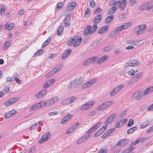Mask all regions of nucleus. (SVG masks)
Segmentation results:
<instances>
[{"mask_svg": "<svg viewBox=\"0 0 153 153\" xmlns=\"http://www.w3.org/2000/svg\"><path fill=\"white\" fill-rule=\"evenodd\" d=\"M81 41L82 38L81 37L79 38L78 36H75L74 38L71 37L69 39L68 45V46H70L72 45L74 41L75 42L73 45V47L75 48L79 45Z\"/></svg>", "mask_w": 153, "mask_h": 153, "instance_id": "obj_1", "label": "nucleus"}, {"mask_svg": "<svg viewBox=\"0 0 153 153\" xmlns=\"http://www.w3.org/2000/svg\"><path fill=\"white\" fill-rule=\"evenodd\" d=\"M94 101L89 102L84 104L80 108V111L87 110L90 108L94 103Z\"/></svg>", "mask_w": 153, "mask_h": 153, "instance_id": "obj_2", "label": "nucleus"}, {"mask_svg": "<svg viewBox=\"0 0 153 153\" xmlns=\"http://www.w3.org/2000/svg\"><path fill=\"white\" fill-rule=\"evenodd\" d=\"M97 81V79H94L84 83L82 86V88L85 89L87 87H90L92 85Z\"/></svg>", "mask_w": 153, "mask_h": 153, "instance_id": "obj_3", "label": "nucleus"}, {"mask_svg": "<svg viewBox=\"0 0 153 153\" xmlns=\"http://www.w3.org/2000/svg\"><path fill=\"white\" fill-rule=\"evenodd\" d=\"M146 25H139L138 27H136L134 29V30L136 31L137 35H139L142 33L143 30L146 28Z\"/></svg>", "mask_w": 153, "mask_h": 153, "instance_id": "obj_4", "label": "nucleus"}, {"mask_svg": "<svg viewBox=\"0 0 153 153\" xmlns=\"http://www.w3.org/2000/svg\"><path fill=\"white\" fill-rule=\"evenodd\" d=\"M19 100L18 97H16L14 98L10 99L8 101H7L4 103V105L6 106H8L13 104L17 102Z\"/></svg>", "mask_w": 153, "mask_h": 153, "instance_id": "obj_5", "label": "nucleus"}, {"mask_svg": "<svg viewBox=\"0 0 153 153\" xmlns=\"http://www.w3.org/2000/svg\"><path fill=\"white\" fill-rule=\"evenodd\" d=\"M139 64V61L135 59L130 60L129 62L126 63L125 66L127 67L129 66H134L138 65Z\"/></svg>", "mask_w": 153, "mask_h": 153, "instance_id": "obj_6", "label": "nucleus"}, {"mask_svg": "<svg viewBox=\"0 0 153 153\" xmlns=\"http://www.w3.org/2000/svg\"><path fill=\"white\" fill-rule=\"evenodd\" d=\"M131 25V24L130 23H126L120 27H117L116 28V30L118 31H121L128 28Z\"/></svg>", "mask_w": 153, "mask_h": 153, "instance_id": "obj_7", "label": "nucleus"}, {"mask_svg": "<svg viewBox=\"0 0 153 153\" xmlns=\"http://www.w3.org/2000/svg\"><path fill=\"white\" fill-rule=\"evenodd\" d=\"M50 136V134L49 132H48L44 134L42 137L41 139L39 140V143H42L46 141L48 138Z\"/></svg>", "mask_w": 153, "mask_h": 153, "instance_id": "obj_8", "label": "nucleus"}, {"mask_svg": "<svg viewBox=\"0 0 153 153\" xmlns=\"http://www.w3.org/2000/svg\"><path fill=\"white\" fill-rule=\"evenodd\" d=\"M47 93L46 90H43L36 94L34 97L36 98H40L46 94Z\"/></svg>", "mask_w": 153, "mask_h": 153, "instance_id": "obj_9", "label": "nucleus"}, {"mask_svg": "<svg viewBox=\"0 0 153 153\" xmlns=\"http://www.w3.org/2000/svg\"><path fill=\"white\" fill-rule=\"evenodd\" d=\"M142 96L141 91L139 90L136 92L132 95L133 98H135L137 100L140 99Z\"/></svg>", "mask_w": 153, "mask_h": 153, "instance_id": "obj_10", "label": "nucleus"}, {"mask_svg": "<svg viewBox=\"0 0 153 153\" xmlns=\"http://www.w3.org/2000/svg\"><path fill=\"white\" fill-rule=\"evenodd\" d=\"M55 79H52L48 80L44 84V87L45 88H47L48 87L51 86L53 83H54Z\"/></svg>", "mask_w": 153, "mask_h": 153, "instance_id": "obj_11", "label": "nucleus"}, {"mask_svg": "<svg viewBox=\"0 0 153 153\" xmlns=\"http://www.w3.org/2000/svg\"><path fill=\"white\" fill-rule=\"evenodd\" d=\"M73 116L72 115L69 114L65 116L61 120L60 122L62 124L67 123Z\"/></svg>", "mask_w": 153, "mask_h": 153, "instance_id": "obj_12", "label": "nucleus"}, {"mask_svg": "<svg viewBox=\"0 0 153 153\" xmlns=\"http://www.w3.org/2000/svg\"><path fill=\"white\" fill-rule=\"evenodd\" d=\"M71 16V14H68L65 18L64 19V24L65 27H67L70 25V23L69 20L70 19Z\"/></svg>", "mask_w": 153, "mask_h": 153, "instance_id": "obj_13", "label": "nucleus"}, {"mask_svg": "<svg viewBox=\"0 0 153 153\" xmlns=\"http://www.w3.org/2000/svg\"><path fill=\"white\" fill-rule=\"evenodd\" d=\"M73 81L75 84V88H77L83 83V80L81 78L76 79Z\"/></svg>", "mask_w": 153, "mask_h": 153, "instance_id": "obj_14", "label": "nucleus"}, {"mask_svg": "<svg viewBox=\"0 0 153 153\" xmlns=\"http://www.w3.org/2000/svg\"><path fill=\"white\" fill-rule=\"evenodd\" d=\"M101 124L100 122L97 123L94 126L90 129L88 131L87 133L90 134L96 130L98 128Z\"/></svg>", "mask_w": 153, "mask_h": 153, "instance_id": "obj_15", "label": "nucleus"}, {"mask_svg": "<svg viewBox=\"0 0 153 153\" xmlns=\"http://www.w3.org/2000/svg\"><path fill=\"white\" fill-rule=\"evenodd\" d=\"M76 4L74 2H72L68 5L66 10L68 11H70L73 10L76 7Z\"/></svg>", "mask_w": 153, "mask_h": 153, "instance_id": "obj_16", "label": "nucleus"}, {"mask_svg": "<svg viewBox=\"0 0 153 153\" xmlns=\"http://www.w3.org/2000/svg\"><path fill=\"white\" fill-rule=\"evenodd\" d=\"M116 117V114H113L108 117L105 122V124L107 125L108 124L111 123Z\"/></svg>", "mask_w": 153, "mask_h": 153, "instance_id": "obj_17", "label": "nucleus"}, {"mask_svg": "<svg viewBox=\"0 0 153 153\" xmlns=\"http://www.w3.org/2000/svg\"><path fill=\"white\" fill-rule=\"evenodd\" d=\"M42 108V106L41 105L40 102L32 106L30 109V111L33 110H36Z\"/></svg>", "mask_w": 153, "mask_h": 153, "instance_id": "obj_18", "label": "nucleus"}, {"mask_svg": "<svg viewBox=\"0 0 153 153\" xmlns=\"http://www.w3.org/2000/svg\"><path fill=\"white\" fill-rule=\"evenodd\" d=\"M89 137V134L85 135L84 137L81 138L80 139L78 140L77 143V144H81L82 143L86 140L88 139Z\"/></svg>", "mask_w": 153, "mask_h": 153, "instance_id": "obj_19", "label": "nucleus"}, {"mask_svg": "<svg viewBox=\"0 0 153 153\" xmlns=\"http://www.w3.org/2000/svg\"><path fill=\"white\" fill-rule=\"evenodd\" d=\"M108 27L104 26L100 28L98 30V32L100 34H104L105 33L107 30Z\"/></svg>", "mask_w": 153, "mask_h": 153, "instance_id": "obj_20", "label": "nucleus"}, {"mask_svg": "<svg viewBox=\"0 0 153 153\" xmlns=\"http://www.w3.org/2000/svg\"><path fill=\"white\" fill-rule=\"evenodd\" d=\"M102 16L101 15H98L95 17L94 20V23L95 24H97L99 23L102 19Z\"/></svg>", "mask_w": 153, "mask_h": 153, "instance_id": "obj_21", "label": "nucleus"}, {"mask_svg": "<svg viewBox=\"0 0 153 153\" xmlns=\"http://www.w3.org/2000/svg\"><path fill=\"white\" fill-rule=\"evenodd\" d=\"M75 99L76 98L75 97H70L65 99L64 101L65 102V103L70 104L74 102Z\"/></svg>", "mask_w": 153, "mask_h": 153, "instance_id": "obj_22", "label": "nucleus"}, {"mask_svg": "<svg viewBox=\"0 0 153 153\" xmlns=\"http://www.w3.org/2000/svg\"><path fill=\"white\" fill-rule=\"evenodd\" d=\"M149 122L148 120H145L140 125V128H144L146 127L149 124Z\"/></svg>", "mask_w": 153, "mask_h": 153, "instance_id": "obj_23", "label": "nucleus"}, {"mask_svg": "<svg viewBox=\"0 0 153 153\" xmlns=\"http://www.w3.org/2000/svg\"><path fill=\"white\" fill-rule=\"evenodd\" d=\"M15 26L13 23L10 24L8 22H7L4 26L5 29L7 28L8 30H10L12 29Z\"/></svg>", "mask_w": 153, "mask_h": 153, "instance_id": "obj_24", "label": "nucleus"}, {"mask_svg": "<svg viewBox=\"0 0 153 153\" xmlns=\"http://www.w3.org/2000/svg\"><path fill=\"white\" fill-rule=\"evenodd\" d=\"M71 49H69L66 50V51H65L63 54L62 55V56L61 57V59H64L66 57L68 56L70 53H71Z\"/></svg>", "mask_w": 153, "mask_h": 153, "instance_id": "obj_25", "label": "nucleus"}, {"mask_svg": "<svg viewBox=\"0 0 153 153\" xmlns=\"http://www.w3.org/2000/svg\"><path fill=\"white\" fill-rule=\"evenodd\" d=\"M107 59V56L104 55L100 58L98 61L97 62V64H100L106 60Z\"/></svg>", "mask_w": 153, "mask_h": 153, "instance_id": "obj_26", "label": "nucleus"}, {"mask_svg": "<svg viewBox=\"0 0 153 153\" xmlns=\"http://www.w3.org/2000/svg\"><path fill=\"white\" fill-rule=\"evenodd\" d=\"M126 5V0H122L120 2V9L122 10L125 7Z\"/></svg>", "mask_w": 153, "mask_h": 153, "instance_id": "obj_27", "label": "nucleus"}, {"mask_svg": "<svg viewBox=\"0 0 153 153\" xmlns=\"http://www.w3.org/2000/svg\"><path fill=\"white\" fill-rule=\"evenodd\" d=\"M63 28L64 27L62 25H61L59 27L57 30V35L59 36H61V35L63 32Z\"/></svg>", "mask_w": 153, "mask_h": 153, "instance_id": "obj_28", "label": "nucleus"}, {"mask_svg": "<svg viewBox=\"0 0 153 153\" xmlns=\"http://www.w3.org/2000/svg\"><path fill=\"white\" fill-rule=\"evenodd\" d=\"M40 102L42 107L43 106H48L52 104H50V101H49V99L45 101H42Z\"/></svg>", "mask_w": 153, "mask_h": 153, "instance_id": "obj_29", "label": "nucleus"}, {"mask_svg": "<svg viewBox=\"0 0 153 153\" xmlns=\"http://www.w3.org/2000/svg\"><path fill=\"white\" fill-rule=\"evenodd\" d=\"M114 18V15H112L108 16L106 19L105 23H108L111 22Z\"/></svg>", "mask_w": 153, "mask_h": 153, "instance_id": "obj_30", "label": "nucleus"}, {"mask_svg": "<svg viewBox=\"0 0 153 153\" xmlns=\"http://www.w3.org/2000/svg\"><path fill=\"white\" fill-rule=\"evenodd\" d=\"M126 140V139L125 140L124 139L121 140L118 142L117 144V145L120 146V147L124 146L126 144V143L125 141Z\"/></svg>", "mask_w": 153, "mask_h": 153, "instance_id": "obj_31", "label": "nucleus"}, {"mask_svg": "<svg viewBox=\"0 0 153 153\" xmlns=\"http://www.w3.org/2000/svg\"><path fill=\"white\" fill-rule=\"evenodd\" d=\"M59 100V98L57 97H54L49 99L51 104H53L55 102H57Z\"/></svg>", "mask_w": 153, "mask_h": 153, "instance_id": "obj_32", "label": "nucleus"}, {"mask_svg": "<svg viewBox=\"0 0 153 153\" xmlns=\"http://www.w3.org/2000/svg\"><path fill=\"white\" fill-rule=\"evenodd\" d=\"M116 10V7L115 6H113L111 9H109L108 10L107 12V14L110 15L113 13H114Z\"/></svg>", "mask_w": 153, "mask_h": 153, "instance_id": "obj_33", "label": "nucleus"}, {"mask_svg": "<svg viewBox=\"0 0 153 153\" xmlns=\"http://www.w3.org/2000/svg\"><path fill=\"white\" fill-rule=\"evenodd\" d=\"M97 25H96V24H95L90 29V31L89 32V34H92L93 33L95 32V31L96 30L97 28Z\"/></svg>", "mask_w": 153, "mask_h": 153, "instance_id": "obj_34", "label": "nucleus"}, {"mask_svg": "<svg viewBox=\"0 0 153 153\" xmlns=\"http://www.w3.org/2000/svg\"><path fill=\"white\" fill-rule=\"evenodd\" d=\"M117 31L116 30V29L111 32L110 33L109 36L112 38H114L117 36L118 33L117 32Z\"/></svg>", "mask_w": 153, "mask_h": 153, "instance_id": "obj_35", "label": "nucleus"}, {"mask_svg": "<svg viewBox=\"0 0 153 153\" xmlns=\"http://www.w3.org/2000/svg\"><path fill=\"white\" fill-rule=\"evenodd\" d=\"M137 128L135 127H134L128 129L127 131V133L129 134L133 133L134 131L137 130Z\"/></svg>", "mask_w": 153, "mask_h": 153, "instance_id": "obj_36", "label": "nucleus"}, {"mask_svg": "<svg viewBox=\"0 0 153 153\" xmlns=\"http://www.w3.org/2000/svg\"><path fill=\"white\" fill-rule=\"evenodd\" d=\"M124 87V85L123 84H120L116 86L115 88L116 91L118 92L119 91Z\"/></svg>", "mask_w": 153, "mask_h": 153, "instance_id": "obj_37", "label": "nucleus"}, {"mask_svg": "<svg viewBox=\"0 0 153 153\" xmlns=\"http://www.w3.org/2000/svg\"><path fill=\"white\" fill-rule=\"evenodd\" d=\"M113 103L111 101H107L103 103L105 108H107L111 105Z\"/></svg>", "mask_w": 153, "mask_h": 153, "instance_id": "obj_38", "label": "nucleus"}, {"mask_svg": "<svg viewBox=\"0 0 153 153\" xmlns=\"http://www.w3.org/2000/svg\"><path fill=\"white\" fill-rule=\"evenodd\" d=\"M107 125H105L102 127L101 128L98 130L97 131L101 134L106 129Z\"/></svg>", "mask_w": 153, "mask_h": 153, "instance_id": "obj_39", "label": "nucleus"}, {"mask_svg": "<svg viewBox=\"0 0 153 153\" xmlns=\"http://www.w3.org/2000/svg\"><path fill=\"white\" fill-rule=\"evenodd\" d=\"M113 48L114 46H107L104 48V51L106 52H108L113 49Z\"/></svg>", "mask_w": 153, "mask_h": 153, "instance_id": "obj_40", "label": "nucleus"}, {"mask_svg": "<svg viewBox=\"0 0 153 153\" xmlns=\"http://www.w3.org/2000/svg\"><path fill=\"white\" fill-rule=\"evenodd\" d=\"M11 44V42H7L4 44L3 46V49L5 50L7 49L10 46Z\"/></svg>", "mask_w": 153, "mask_h": 153, "instance_id": "obj_41", "label": "nucleus"}, {"mask_svg": "<svg viewBox=\"0 0 153 153\" xmlns=\"http://www.w3.org/2000/svg\"><path fill=\"white\" fill-rule=\"evenodd\" d=\"M62 67V64H61L58 65L56 67L53 69L54 71H55L56 73L58 71L60 70Z\"/></svg>", "mask_w": 153, "mask_h": 153, "instance_id": "obj_42", "label": "nucleus"}, {"mask_svg": "<svg viewBox=\"0 0 153 153\" xmlns=\"http://www.w3.org/2000/svg\"><path fill=\"white\" fill-rule=\"evenodd\" d=\"M56 73L55 72V71H54V70L53 69L51 71L49 72V73L47 75L46 77L48 78L49 77L51 76Z\"/></svg>", "mask_w": 153, "mask_h": 153, "instance_id": "obj_43", "label": "nucleus"}, {"mask_svg": "<svg viewBox=\"0 0 153 153\" xmlns=\"http://www.w3.org/2000/svg\"><path fill=\"white\" fill-rule=\"evenodd\" d=\"M105 108V107H104V105L103 103H102L99 105V106L97 108L96 110L97 111H99Z\"/></svg>", "mask_w": 153, "mask_h": 153, "instance_id": "obj_44", "label": "nucleus"}, {"mask_svg": "<svg viewBox=\"0 0 153 153\" xmlns=\"http://www.w3.org/2000/svg\"><path fill=\"white\" fill-rule=\"evenodd\" d=\"M148 3H146L143 5L140 6L139 8V10H147V5H148Z\"/></svg>", "mask_w": 153, "mask_h": 153, "instance_id": "obj_45", "label": "nucleus"}, {"mask_svg": "<svg viewBox=\"0 0 153 153\" xmlns=\"http://www.w3.org/2000/svg\"><path fill=\"white\" fill-rule=\"evenodd\" d=\"M98 59V57L97 56L89 58L91 64L93 62L97 60Z\"/></svg>", "mask_w": 153, "mask_h": 153, "instance_id": "obj_46", "label": "nucleus"}, {"mask_svg": "<svg viewBox=\"0 0 153 153\" xmlns=\"http://www.w3.org/2000/svg\"><path fill=\"white\" fill-rule=\"evenodd\" d=\"M134 149V148H129L125 149L123 152V153H128L132 151Z\"/></svg>", "mask_w": 153, "mask_h": 153, "instance_id": "obj_47", "label": "nucleus"}, {"mask_svg": "<svg viewBox=\"0 0 153 153\" xmlns=\"http://www.w3.org/2000/svg\"><path fill=\"white\" fill-rule=\"evenodd\" d=\"M115 130V128H112L106 132V134L108 135L109 136Z\"/></svg>", "mask_w": 153, "mask_h": 153, "instance_id": "obj_48", "label": "nucleus"}, {"mask_svg": "<svg viewBox=\"0 0 153 153\" xmlns=\"http://www.w3.org/2000/svg\"><path fill=\"white\" fill-rule=\"evenodd\" d=\"M91 64L89 59H87L83 63L84 65H91Z\"/></svg>", "mask_w": 153, "mask_h": 153, "instance_id": "obj_49", "label": "nucleus"}, {"mask_svg": "<svg viewBox=\"0 0 153 153\" xmlns=\"http://www.w3.org/2000/svg\"><path fill=\"white\" fill-rule=\"evenodd\" d=\"M73 80L71 81L70 84L68 85V88L69 89L71 88L72 87L75 88V84Z\"/></svg>", "mask_w": 153, "mask_h": 153, "instance_id": "obj_50", "label": "nucleus"}, {"mask_svg": "<svg viewBox=\"0 0 153 153\" xmlns=\"http://www.w3.org/2000/svg\"><path fill=\"white\" fill-rule=\"evenodd\" d=\"M148 5H147V10L150 11H153V6H151L149 5V3Z\"/></svg>", "mask_w": 153, "mask_h": 153, "instance_id": "obj_51", "label": "nucleus"}, {"mask_svg": "<svg viewBox=\"0 0 153 153\" xmlns=\"http://www.w3.org/2000/svg\"><path fill=\"white\" fill-rule=\"evenodd\" d=\"M102 10L101 9L100 7H97L94 11V13L96 14L102 13Z\"/></svg>", "mask_w": 153, "mask_h": 153, "instance_id": "obj_52", "label": "nucleus"}, {"mask_svg": "<svg viewBox=\"0 0 153 153\" xmlns=\"http://www.w3.org/2000/svg\"><path fill=\"white\" fill-rule=\"evenodd\" d=\"M108 152V150L107 149L104 148L103 149H101L99 153H106Z\"/></svg>", "mask_w": 153, "mask_h": 153, "instance_id": "obj_53", "label": "nucleus"}, {"mask_svg": "<svg viewBox=\"0 0 153 153\" xmlns=\"http://www.w3.org/2000/svg\"><path fill=\"white\" fill-rule=\"evenodd\" d=\"M117 93V92L116 91L115 88H114L112 89L110 92V95L111 97L113 96Z\"/></svg>", "mask_w": 153, "mask_h": 153, "instance_id": "obj_54", "label": "nucleus"}, {"mask_svg": "<svg viewBox=\"0 0 153 153\" xmlns=\"http://www.w3.org/2000/svg\"><path fill=\"white\" fill-rule=\"evenodd\" d=\"M4 91L6 92L7 93H9L10 92V90L9 89L8 87L6 85L4 86V87L3 89Z\"/></svg>", "mask_w": 153, "mask_h": 153, "instance_id": "obj_55", "label": "nucleus"}, {"mask_svg": "<svg viewBox=\"0 0 153 153\" xmlns=\"http://www.w3.org/2000/svg\"><path fill=\"white\" fill-rule=\"evenodd\" d=\"M43 52V50L42 49H41L38 50L34 54V56H35L37 54L39 55L41 54Z\"/></svg>", "mask_w": 153, "mask_h": 153, "instance_id": "obj_56", "label": "nucleus"}, {"mask_svg": "<svg viewBox=\"0 0 153 153\" xmlns=\"http://www.w3.org/2000/svg\"><path fill=\"white\" fill-rule=\"evenodd\" d=\"M112 4L120 6V1H118L115 2L114 0L113 1H112Z\"/></svg>", "mask_w": 153, "mask_h": 153, "instance_id": "obj_57", "label": "nucleus"}, {"mask_svg": "<svg viewBox=\"0 0 153 153\" xmlns=\"http://www.w3.org/2000/svg\"><path fill=\"white\" fill-rule=\"evenodd\" d=\"M134 120L133 119H131L129 121L127 126L128 127L131 126L133 124Z\"/></svg>", "mask_w": 153, "mask_h": 153, "instance_id": "obj_58", "label": "nucleus"}, {"mask_svg": "<svg viewBox=\"0 0 153 153\" xmlns=\"http://www.w3.org/2000/svg\"><path fill=\"white\" fill-rule=\"evenodd\" d=\"M10 114L9 111H8V112H7L5 114V117L6 119H7L10 117H11V115H10Z\"/></svg>", "mask_w": 153, "mask_h": 153, "instance_id": "obj_59", "label": "nucleus"}, {"mask_svg": "<svg viewBox=\"0 0 153 153\" xmlns=\"http://www.w3.org/2000/svg\"><path fill=\"white\" fill-rule=\"evenodd\" d=\"M63 5V3L61 2L58 3L56 5V10L59 9Z\"/></svg>", "mask_w": 153, "mask_h": 153, "instance_id": "obj_60", "label": "nucleus"}, {"mask_svg": "<svg viewBox=\"0 0 153 153\" xmlns=\"http://www.w3.org/2000/svg\"><path fill=\"white\" fill-rule=\"evenodd\" d=\"M58 114V113L57 111H53L49 113V116L54 115H57Z\"/></svg>", "mask_w": 153, "mask_h": 153, "instance_id": "obj_61", "label": "nucleus"}, {"mask_svg": "<svg viewBox=\"0 0 153 153\" xmlns=\"http://www.w3.org/2000/svg\"><path fill=\"white\" fill-rule=\"evenodd\" d=\"M123 125V124L121 123L120 124V122L118 123H117V124L115 125V127L116 128H119L121 127V126Z\"/></svg>", "mask_w": 153, "mask_h": 153, "instance_id": "obj_62", "label": "nucleus"}, {"mask_svg": "<svg viewBox=\"0 0 153 153\" xmlns=\"http://www.w3.org/2000/svg\"><path fill=\"white\" fill-rule=\"evenodd\" d=\"M36 127H37V124H35L33 126H31L30 128V130H31L35 129Z\"/></svg>", "mask_w": 153, "mask_h": 153, "instance_id": "obj_63", "label": "nucleus"}, {"mask_svg": "<svg viewBox=\"0 0 153 153\" xmlns=\"http://www.w3.org/2000/svg\"><path fill=\"white\" fill-rule=\"evenodd\" d=\"M153 131V125L151 126L147 130V132L148 133H149L150 132Z\"/></svg>", "mask_w": 153, "mask_h": 153, "instance_id": "obj_64", "label": "nucleus"}]
</instances>
